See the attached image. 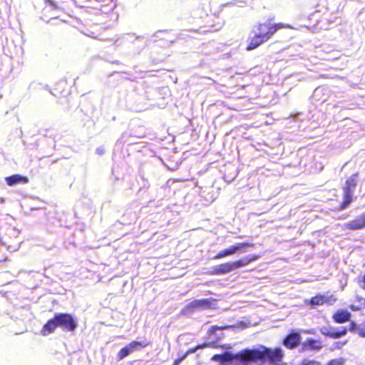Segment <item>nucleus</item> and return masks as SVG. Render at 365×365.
I'll list each match as a JSON object with an SVG mask.
<instances>
[{
	"label": "nucleus",
	"mask_w": 365,
	"mask_h": 365,
	"mask_svg": "<svg viewBox=\"0 0 365 365\" xmlns=\"http://www.w3.org/2000/svg\"><path fill=\"white\" fill-rule=\"evenodd\" d=\"M247 349L248 365H263L266 361L271 365H281L283 362L284 351L282 348H269L259 346Z\"/></svg>",
	"instance_id": "obj_1"
},
{
	"label": "nucleus",
	"mask_w": 365,
	"mask_h": 365,
	"mask_svg": "<svg viewBox=\"0 0 365 365\" xmlns=\"http://www.w3.org/2000/svg\"><path fill=\"white\" fill-rule=\"evenodd\" d=\"M57 327L61 328L63 331H73L76 329V323L71 314H55L54 317L42 327L41 334L43 336H47L54 333Z\"/></svg>",
	"instance_id": "obj_2"
},
{
	"label": "nucleus",
	"mask_w": 365,
	"mask_h": 365,
	"mask_svg": "<svg viewBox=\"0 0 365 365\" xmlns=\"http://www.w3.org/2000/svg\"><path fill=\"white\" fill-rule=\"evenodd\" d=\"M259 255L252 254L249 255L243 259H237L234 262H227L222 263L212 268L210 274L212 275H222L228 274L236 269L248 265L250 263L258 259Z\"/></svg>",
	"instance_id": "obj_3"
},
{
	"label": "nucleus",
	"mask_w": 365,
	"mask_h": 365,
	"mask_svg": "<svg viewBox=\"0 0 365 365\" xmlns=\"http://www.w3.org/2000/svg\"><path fill=\"white\" fill-rule=\"evenodd\" d=\"M359 173H355L345 179L344 184L341 185L343 191V200L338 205V210H343L349 206L355 200L354 190L358 185Z\"/></svg>",
	"instance_id": "obj_4"
},
{
	"label": "nucleus",
	"mask_w": 365,
	"mask_h": 365,
	"mask_svg": "<svg viewBox=\"0 0 365 365\" xmlns=\"http://www.w3.org/2000/svg\"><path fill=\"white\" fill-rule=\"evenodd\" d=\"M290 26L285 23H272L270 20L256 24L252 29L251 34L259 36L265 35V38L272 39L279 29H288Z\"/></svg>",
	"instance_id": "obj_5"
},
{
	"label": "nucleus",
	"mask_w": 365,
	"mask_h": 365,
	"mask_svg": "<svg viewBox=\"0 0 365 365\" xmlns=\"http://www.w3.org/2000/svg\"><path fill=\"white\" fill-rule=\"evenodd\" d=\"M212 361L218 362L221 365L231 362L234 360L239 361L242 365H248V357L247 356L246 348L241 349L236 354L225 351L222 354H215L211 357Z\"/></svg>",
	"instance_id": "obj_6"
},
{
	"label": "nucleus",
	"mask_w": 365,
	"mask_h": 365,
	"mask_svg": "<svg viewBox=\"0 0 365 365\" xmlns=\"http://www.w3.org/2000/svg\"><path fill=\"white\" fill-rule=\"evenodd\" d=\"M204 26H202L204 32H215L222 29L225 20L216 14H207L204 19Z\"/></svg>",
	"instance_id": "obj_7"
},
{
	"label": "nucleus",
	"mask_w": 365,
	"mask_h": 365,
	"mask_svg": "<svg viewBox=\"0 0 365 365\" xmlns=\"http://www.w3.org/2000/svg\"><path fill=\"white\" fill-rule=\"evenodd\" d=\"M73 86V79L63 78L55 82L53 86L51 88L52 95L61 97L66 96L70 93V91Z\"/></svg>",
	"instance_id": "obj_8"
},
{
	"label": "nucleus",
	"mask_w": 365,
	"mask_h": 365,
	"mask_svg": "<svg viewBox=\"0 0 365 365\" xmlns=\"http://www.w3.org/2000/svg\"><path fill=\"white\" fill-rule=\"evenodd\" d=\"M344 228L349 230H359L365 228V212L354 217V220L344 224Z\"/></svg>",
	"instance_id": "obj_9"
},
{
	"label": "nucleus",
	"mask_w": 365,
	"mask_h": 365,
	"mask_svg": "<svg viewBox=\"0 0 365 365\" xmlns=\"http://www.w3.org/2000/svg\"><path fill=\"white\" fill-rule=\"evenodd\" d=\"M301 336L299 332L289 333L282 340V344L289 349H294L300 344Z\"/></svg>",
	"instance_id": "obj_10"
},
{
	"label": "nucleus",
	"mask_w": 365,
	"mask_h": 365,
	"mask_svg": "<svg viewBox=\"0 0 365 365\" xmlns=\"http://www.w3.org/2000/svg\"><path fill=\"white\" fill-rule=\"evenodd\" d=\"M263 36H259L256 34H252L248 38L247 46H246V51H253L257 49L260 45L263 44L266 41H269V38H267Z\"/></svg>",
	"instance_id": "obj_11"
},
{
	"label": "nucleus",
	"mask_w": 365,
	"mask_h": 365,
	"mask_svg": "<svg viewBox=\"0 0 365 365\" xmlns=\"http://www.w3.org/2000/svg\"><path fill=\"white\" fill-rule=\"evenodd\" d=\"M336 300L333 295L324 296L323 294H317L311 297L309 304L312 306H322L324 304H331Z\"/></svg>",
	"instance_id": "obj_12"
},
{
	"label": "nucleus",
	"mask_w": 365,
	"mask_h": 365,
	"mask_svg": "<svg viewBox=\"0 0 365 365\" xmlns=\"http://www.w3.org/2000/svg\"><path fill=\"white\" fill-rule=\"evenodd\" d=\"M8 186H14L16 185H25L29 182V178L26 176H23L19 174H14L11 176H7L4 178Z\"/></svg>",
	"instance_id": "obj_13"
},
{
	"label": "nucleus",
	"mask_w": 365,
	"mask_h": 365,
	"mask_svg": "<svg viewBox=\"0 0 365 365\" xmlns=\"http://www.w3.org/2000/svg\"><path fill=\"white\" fill-rule=\"evenodd\" d=\"M222 339V336H219V337H217L215 338V339L212 340V341H205V342H202V343H200L195 346V348L198 349H205V348H212V349H218V348H221V349H228L229 348V346L227 345H219L218 344V342L220 341H221Z\"/></svg>",
	"instance_id": "obj_14"
},
{
	"label": "nucleus",
	"mask_w": 365,
	"mask_h": 365,
	"mask_svg": "<svg viewBox=\"0 0 365 365\" xmlns=\"http://www.w3.org/2000/svg\"><path fill=\"white\" fill-rule=\"evenodd\" d=\"M323 348V345L320 340L309 338L303 343V349L305 350H315L318 351Z\"/></svg>",
	"instance_id": "obj_15"
},
{
	"label": "nucleus",
	"mask_w": 365,
	"mask_h": 365,
	"mask_svg": "<svg viewBox=\"0 0 365 365\" xmlns=\"http://www.w3.org/2000/svg\"><path fill=\"white\" fill-rule=\"evenodd\" d=\"M351 314L346 310H339L335 312L333 315L334 322L341 324L347 322L350 320Z\"/></svg>",
	"instance_id": "obj_16"
},
{
	"label": "nucleus",
	"mask_w": 365,
	"mask_h": 365,
	"mask_svg": "<svg viewBox=\"0 0 365 365\" xmlns=\"http://www.w3.org/2000/svg\"><path fill=\"white\" fill-rule=\"evenodd\" d=\"M211 305L212 302L210 299H195L190 304V307L193 309H208L211 307Z\"/></svg>",
	"instance_id": "obj_17"
},
{
	"label": "nucleus",
	"mask_w": 365,
	"mask_h": 365,
	"mask_svg": "<svg viewBox=\"0 0 365 365\" xmlns=\"http://www.w3.org/2000/svg\"><path fill=\"white\" fill-rule=\"evenodd\" d=\"M232 327H233V326H232V325H224V326L214 325V326H212L207 330V336H208V338L214 336L215 339H216L217 337H219V336H222V338L223 335L222 334V335H217L216 334V331H221V330H227V329H229L230 328H232Z\"/></svg>",
	"instance_id": "obj_18"
},
{
	"label": "nucleus",
	"mask_w": 365,
	"mask_h": 365,
	"mask_svg": "<svg viewBox=\"0 0 365 365\" xmlns=\"http://www.w3.org/2000/svg\"><path fill=\"white\" fill-rule=\"evenodd\" d=\"M150 344V341H137L133 340L130 342V344H127L129 348H130L133 351H138L140 349H144L149 346Z\"/></svg>",
	"instance_id": "obj_19"
},
{
	"label": "nucleus",
	"mask_w": 365,
	"mask_h": 365,
	"mask_svg": "<svg viewBox=\"0 0 365 365\" xmlns=\"http://www.w3.org/2000/svg\"><path fill=\"white\" fill-rule=\"evenodd\" d=\"M347 333V329L344 327L340 330H338L336 331H322L323 335L330 337L331 339H339L341 336H345Z\"/></svg>",
	"instance_id": "obj_20"
},
{
	"label": "nucleus",
	"mask_w": 365,
	"mask_h": 365,
	"mask_svg": "<svg viewBox=\"0 0 365 365\" xmlns=\"http://www.w3.org/2000/svg\"><path fill=\"white\" fill-rule=\"evenodd\" d=\"M237 253V251L232 246H229L228 248L221 250L217 255H215L214 259H220L224 257H227L230 255H232Z\"/></svg>",
	"instance_id": "obj_21"
},
{
	"label": "nucleus",
	"mask_w": 365,
	"mask_h": 365,
	"mask_svg": "<svg viewBox=\"0 0 365 365\" xmlns=\"http://www.w3.org/2000/svg\"><path fill=\"white\" fill-rule=\"evenodd\" d=\"M351 330H354L358 336L365 337V321L359 325L355 324L354 322L351 323Z\"/></svg>",
	"instance_id": "obj_22"
},
{
	"label": "nucleus",
	"mask_w": 365,
	"mask_h": 365,
	"mask_svg": "<svg viewBox=\"0 0 365 365\" xmlns=\"http://www.w3.org/2000/svg\"><path fill=\"white\" fill-rule=\"evenodd\" d=\"M133 352H134L133 349L128 347V346H125L121 348V349L119 350L118 353H117V360L120 361L125 358L126 356H129L130 354Z\"/></svg>",
	"instance_id": "obj_23"
},
{
	"label": "nucleus",
	"mask_w": 365,
	"mask_h": 365,
	"mask_svg": "<svg viewBox=\"0 0 365 365\" xmlns=\"http://www.w3.org/2000/svg\"><path fill=\"white\" fill-rule=\"evenodd\" d=\"M236 250V252H245L246 248H253L254 244L249 242H245L241 243H237L236 245H232Z\"/></svg>",
	"instance_id": "obj_24"
},
{
	"label": "nucleus",
	"mask_w": 365,
	"mask_h": 365,
	"mask_svg": "<svg viewBox=\"0 0 365 365\" xmlns=\"http://www.w3.org/2000/svg\"><path fill=\"white\" fill-rule=\"evenodd\" d=\"M345 359L344 358L334 359L327 362L326 365H344Z\"/></svg>",
	"instance_id": "obj_25"
},
{
	"label": "nucleus",
	"mask_w": 365,
	"mask_h": 365,
	"mask_svg": "<svg viewBox=\"0 0 365 365\" xmlns=\"http://www.w3.org/2000/svg\"><path fill=\"white\" fill-rule=\"evenodd\" d=\"M364 308H365V299H364V302H362L361 305H350V309L353 312H358Z\"/></svg>",
	"instance_id": "obj_26"
},
{
	"label": "nucleus",
	"mask_w": 365,
	"mask_h": 365,
	"mask_svg": "<svg viewBox=\"0 0 365 365\" xmlns=\"http://www.w3.org/2000/svg\"><path fill=\"white\" fill-rule=\"evenodd\" d=\"M187 357V354H183L182 356H178L175 360H174L173 365H179V364L182 362Z\"/></svg>",
	"instance_id": "obj_27"
},
{
	"label": "nucleus",
	"mask_w": 365,
	"mask_h": 365,
	"mask_svg": "<svg viewBox=\"0 0 365 365\" xmlns=\"http://www.w3.org/2000/svg\"><path fill=\"white\" fill-rule=\"evenodd\" d=\"M300 365H320V362L314 360L304 361Z\"/></svg>",
	"instance_id": "obj_28"
},
{
	"label": "nucleus",
	"mask_w": 365,
	"mask_h": 365,
	"mask_svg": "<svg viewBox=\"0 0 365 365\" xmlns=\"http://www.w3.org/2000/svg\"><path fill=\"white\" fill-rule=\"evenodd\" d=\"M197 350H198V349H197V348H196L195 346H194V347H192V348H190V349H187V350L186 351V352H185V354H187V356H189V355H190V354H194V353H195L196 351H197Z\"/></svg>",
	"instance_id": "obj_29"
},
{
	"label": "nucleus",
	"mask_w": 365,
	"mask_h": 365,
	"mask_svg": "<svg viewBox=\"0 0 365 365\" xmlns=\"http://www.w3.org/2000/svg\"><path fill=\"white\" fill-rule=\"evenodd\" d=\"M358 282H359V283L365 284V272H364V274L362 275L361 278L359 279Z\"/></svg>",
	"instance_id": "obj_30"
},
{
	"label": "nucleus",
	"mask_w": 365,
	"mask_h": 365,
	"mask_svg": "<svg viewBox=\"0 0 365 365\" xmlns=\"http://www.w3.org/2000/svg\"><path fill=\"white\" fill-rule=\"evenodd\" d=\"M96 153H98L99 155H102L103 153V150L102 149L101 150L98 149V150H96Z\"/></svg>",
	"instance_id": "obj_31"
},
{
	"label": "nucleus",
	"mask_w": 365,
	"mask_h": 365,
	"mask_svg": "<svg viewBox=\"0 0 365 365\" xmlns=\"http://www.w3.org/2000/svg\"><path fill=\"white\" fill-rule=\"evenodd\" d=\"M48 2L50 3V4L53 5V1L51 0H48Z\"/></svg>",
	"instance_id": "obj_32"
},
{
	"label": "nucleus",
	"mask_w": 365,
	"mask_h": 365,
	"mask_svg": "<svg viewBox=\"0 0 365 365\" xmlns=\"http://www.w3.org/2000/svg\"><path fill=\"white\" fill-rule=\"evenodd\" d=\"M364 289L365 290V287H364Z\"/></svg>",
	"instance_id": "obj_33"
}]
</instances>
